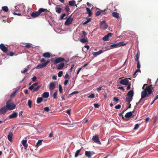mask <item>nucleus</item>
Instances as JSON below:
<instances>
[{
	"mask_svg": "<svg viewBox=\"0 0 158 158\" xmlns=\"http://www.w3.org/2000/svg\"><path fill=\"white\" fill-rule=\"evenodd\" d=\"M5 106L8 110H12L16 107V105L12 102L11 99L6 102Z\"/></svg>",
	"mask_w": 158,
	"mask_h": 158,
	"instance_id": "f257e3e1",
	"label": "nucleus"
},
{
	"mask_svg": "<svg viewBox=\"0 0 158 158\" xmlns=\"http://www.w3.org/2000/svg\"><path fill=\"white\" fill-rule=\"evenodd\" d=\"M68 82H69L68 80H65L64 82V85H67L68 83Z\"/></svg>",
	"mask_w": 158,
	"mask_h": 158,
	"instance_id": "69168bd1",
	"label": "nucleus"
},
{
	"mask_svg": "<svg viewBox=\"0 0 158 158\" xmlns=\"http://www.w3.org/2000/svg\"><path fill=\"white\" fill-rule=\"evenodd\" d=\"M65 10L66 11V12H68L70 11V9L69 7L68 6H66L65 7Z\"/></svg>",
	"mask_w": 158,
	"mask_h": 158,
	"instance_id": "37998d69",
	"label": "nucleus"
},
{
	"mask_svg": "<svg viewBox=\"0 0 158 158\" xmlns=\"http://www.w3.org/2000/svg\"><path fill=\"white\" fill-rule=\"evenodd\" d=\"M81 151V149L78 150H77V151L75 154V157H77L78 156Z\"/></svg>",
	"mask_w": 158,
	"mask_h": 158,
	"instance_id": "e433bc0d",
	"label": "nucleus"
},
{
	"mask_svg": "<svg viewBox=\"0 0 158 158\" xmlns=\"http://www.w3.org/2000/svg\"><path fill=\"white\" fill-rule=\"evenodd\" d=\"M113 101L117 102L118 101V99L116 97H114L113 98Z\"/></svg>",
	"mask_w": 158,
	"mask_h": 158,
	"instance_id": "052dcab7",
	"label": "nucleus"
},
{
	"mask_svg": "<svg viewBox=\"0 0 158 158\" xmlns=\"http://www.w3.org/2000/svg\"><path fill=\"white\" fill-rule=\"evenodd\" d=\"M57 92L56 91L53 94V97L54 99H56L57 98Z\"/></svg>",
	"mask_w": 158,
	"mask_h": 158,
	"instance_id": "79ce46f5",
	"label": "nucleus"
},
{
	"mask_svg": "<svg viewBox=\"0 0 158 158\" xmlns=\"http://www.w3.org/2000/svg\"><path fill=\"white\" fill-rule=\"evenodd\" d=\"M134 92L132 90L129 91L127 93V96L132 98L133 96Z\"/></svg>",
	"mask_w": 158,
	"mask_h": 158,
	"instance_id": "412c9836",
	"label": "nucleus"
},
{
	"mask_svg": "<svg viewBox=\"0 0 158 158\" xmlns=\"http://www.w3.org/2000/svg\"><path fill=\"white\" fill-rule=\"evenodd\" d=\"M18 116V114L17 112H14L12 114H10L8 116L9 119H11L14 118H16Z\"/></svg>",
	"mask_w": 158,
	"mask_h": 158,
	"instance_id": "2eb2a0df",
	"label": "nucleus"
},
{
	"mask_svg": "<svg viewBox=\"0 0 158 158\" xmlns=\"http://www.w3.org/2000/svg\"><path fill=\"white\" fill-rule=\"evenodd\" d=\"M86 10L87 11V13L89 15V16L90 17L92 15V12L90 10V9H89V8L86 7Z\"/></svg>",
	"mask_w": 158,
	"mask_h": 158,
	"instance_id": "c756f323",
	"label": "nucleus"
},
{
	"mask_svg": "<svg viewBox=\"0 0 158 158\" xmlns=\"http://www.w3.org/2000/svg\"><path fill=\"white\" fill-rule=\"evenodd\" d=\"M129 82L128 79L125 78L119 81V83L123 85H127L128 84Z\"/></svg>",
	"mask_w": 158,
	"mask_h": 158,
	"instance_id": "1a4fd4ad",
	"label": "nucleus"
},
{
	"mask_svg": "<svg viewBox=\"0 0 158 158\" xmlns=\"http://www.w3.org/2000/svg\"><path fill=\"white\" fill-rule=\"evenodd\" d=\"M112 16L114 18L118 19L120 18L119 14L116 12H113L112 14Z\"/></svg>",
	"mask_w": 158,
	"mask_h": 158,
	"instance_id": "f3484780",
	"label": "nucleus"
},
{
	"mask_svg": "<svg viewBox=\"0 0 158 158\" xmlns=\"http://www.w3.org/2000/svg\"><path fill=\"white\" fill-rule=\"evenodd\" d=\"M106 13H107L106 12V10H103L101 11V14L102 15H104L105 14H106Z\"/></svg>",
	"mask_w": 158,
	"mask_h": 158,
	"instance_id": "09e8293b",
	"label": "nucleus"
},
{
	"mask_svg": "<svg viewBox=\"0 0 158 158\" xmlns=\"http://www.w3.org/2000/svg\"><path fill=\"white\" fill-rule=\"evenodd\" d=\"M134 112V111H131V112H127V113L125 115V117H126V118H130V117H132V113Z\"/></svg>",
	"mask_w": 158,
	"mask_h": 158,
	"instance_id": "6ab92c4d",
	"label": "nucleus"
},
{
	"mask_svg": "<svg viewBox=\"0 0 158 158\" xmlns=\"http://www.w3.org/2000/svg\"><path fill=\"white\" fill-rule=\"evenodd\" d=\"M125 45L123 42H119L117 44H112L110 45L109 48H106V50H109L111 48H116L118 47H120L122 46H123Z\"/></svg>",
	"mask_w": 158,
	"mask_h": 158,
	"instance_id": "7ed1b4c3",
	"label": "nucleus"
},
{
	"mask_svg": "<svg viewBox=\"0 0 158 158\" xmlns=\"http://www.w3.org/2000/svg\"><path fill=\"white\" fill-rule=\"evenodd\" d=\"M2 10L5 12H7L8 11V8L7 6H2Z\"/></svg>",
	"mask_w": 158,
	"mask_h": 158,
	"instance_id": "f704fd0d",
	"label": "nucleus"
},
{
	"mask_svg": "<svg viewBox=\"0 0 158 158\" xmlns=\"http://www.w3.org/2000/svg\"><path fill=\"white\" fill-rule=\"evenodd\" d=\"M94 97V94H92L88 96V98H93Z\"/></svg>",
	"mask_w": 158,
	"mask_h": 158,
	"instance_id": "864d4df0",
	"label": "nucleus"
},
{
	"mask_svg": "<svg viewBox=\"0 0 158 158\" xmlns=\"http://www.w3.org/2000/svg\"><path fill=\"white\" fill-rule=\"evenodd\" d=\"M13 133L12 132H10L7 136L8 140L10 142L12 141Z\"/></svg>",
	"mask_w": 158,
	"mask_h": 158,
	"instance_id": "aec40b11",
	"label": "nucleus"
},
{
	"mask_svg": "<svg viewBox=\"0 0 158 158\" xmlns=\"http://www.w3.org/2000/svg\"><path fill=\"white\" fill-rule=\"evenodd\" d=\"M50 62V61L48 60L45 63H44V65L45 66H46Z\"/></svg>",
	"mask_w": 158,
	"mask_h": 158,
	"instance_id": "0e129e2a",
	"label": "nucleus"
},
{
	"mask_svg": "<svg viewBox=\"0 0 158 158\" xmlns=\"http://www.w3.org/2000/svg\"><path fill=\"white\" fill-rule=\"evenodd\" d=\"M131 83H130L129 84L128 83V86L127 88V90H128L129 89H130L131 88Z\"/></svg>",
	"mask_w": 158,
	"mask_h": 158,
	"instance_id": "4d7b16f0",
	"label": "nucleus"
},
{
	"mask_svg": "<svg viewBox=\"0 0 158 158\" xmlns=\"http://www.w3.org/2000/svg\"><path fill=\"white\" fill-rule=\"evenodd\" d=\"M63 73V72L62 71H60L59 72L58 74V76L59 77H61Z\"/></svg>",
	"mask_w": 158,
	"mask_h": 158,
	"instance_id": "49530a36",
	"label": "nucleus"
},
{
	"mask_svg": "<svg viewBox=\"0 0 158 158\" xmlns=\"http://www.w3.org/2000/svg\"><path fill=\"white\" fill-rule=\"evenodd\" d=\"M157 121V117L156 116H155L154 118L153 123L154 124H155Z\"/></svg>",
	"mask_w": 158,
	"mask_h": 158,
	"instance_id": "bf43d9fd",
	"label": "nucleus"
},
{
	"mask_svg": "<svg viewBox=\"0 0 158 158\" xmlns=\"http://www.w3.org/2000/svg\"><path fill=\"white\" fill-rule=\"evenodd\" d=\"M47 10L46 9L40 8L38 11H34L32 12L31 16L33 18H36L40 15L41 13L44 12Z\"/></svg>",
	"mask_w": 158,
	"mask_h": 158,
	"instance_id": "f03ea898",
	"label": "nucleus"
},
{
	"mask_svg": "<svg viewBox=\"0 0 158 158\" xmlns=\"http://www.w3.org/2000/svg\"><path fill=\"white\" fill-rule=\"evenodd\" d=\"M42 56L45 58H48L50 57L51 55V54L49 52H46L43 53Z\"/></svg>",
	"mask_w": 158,
	"mask_h": 158,
	"instance_id": "a211bd4d",
	"label": "nucleus"
},
{
	"mask_svg": "<svg viewBox=\"0 0 158 158\" xmlns=\"http://www.w3.org/2000/svg\"><path fill=\"white\" fill-rule=\"evenodd\" d=\"M139 127V124H136L135 125V127L134 128V130H136Z\"/></svg>",
	"mask_w": 158,
	"mask_h": 158,
	"instance_id": "c03bdc74",
	"label": "nucleus"
},
{
	"mask_svg": "<svg viewBox=\"0 0 158 158\" xmlns=\"http://www.w3.org/2000/svg\"><path fill=\"white\" fill-rule=\"evenodd\" d=\"M132 98L127 97H126V100L128 102V103L129 104L130 102L132 101Z\"/></svg>",
	"mask_w": 158,
	"mask_h": 158,
	"instance_id": "7c9ffc66",
	"label": "nucleus"
},
{
	"mask_svg": "<svg viewBox=\"0 0 158 158\" xmlns=\"http://www.w3.org/2000/svg\"><path fill=\"white\" fill-rule=\"evenodd\" d=\"M40 87V85H38L36 87H35L33 89V90L32 91V92H35L39 90Z\"/></svg>",
	"mask_w": 158,
	"mask_h": 158,
	"instance_id": "72a5a7b5",
	"label": "nucleus"
},
{
	"mask_svg": "<svg viewBox=\"0 0 158 158\" xmlns=\"http://www.w3.org/2000/svg\"><path fill=\"white\" fill-rule=\"evenodd\" d=\"M108 25L106 24V21L103 20L100 23L99 27L100 28L105 30L107 28Z\"/></svg>",
	"mask_w": 158,
	"mask_h": 158,
	"instance_id": "6e6552de",
	"label": "nucleus"
},
{
	"mask_svg": "<svg viewBox=\"0 0 158 158\" xmlns=\"http://www.w3.org/2000/svg\"><path fill=\"white\" fill-rule=\"evenodd\" d=\"M45 67L44 63L38 64L36 67V69H39Z\"/></svg>",
	"mask_w": 158,
	"mask_h": 158,
	"instance_id": "5701e85b",
	"label": "nucleus"
},
{
	"mask_svg": "<svg viewBox=\"0 0 158 158\" xmlns=\"http://www.w3.org/2000/svg\"><path fill=\"white\" fill-rule=\"evenodd\" d=\"M64 66V63H61L58 65L57 69L60 70Z\"/></svg>",
	"mask_w": 158,
	"mask_h": 158,
	"instance_id": "a878e982",
	"label": "nucleus"
},
{
	"mask_svg": "<svg viewBox=\"0 0 158 158\" xmlns=\"http://www.w3.org/2000/svg\"><path fill=\"white\" fill-rule=\"evenodd\" d=\"M95 14L97 16H98L100 14H101V11L99 10L97 11L96 12Z\"/></svg>",
	"mask_w": 158,
	"mask_h": 158,
	"instance_id": "8fccbe9b",
	"label": "nucleus"
},
{
	"mask_svg": "<svg viewBox=\"0 0 158 158\" xmlns=\"http://www.w3.org/2000/svg\"><path fill=\"white\" fill-rule=\"evenodd\" d=\"M65 95L64 94L62 95L61 98L62 99V101L65 100Z\"/></svg>",
	"mask_w": 158,
	"mask_h": 158,
	"instance_id": "680f3d73",
	"label": "nucleus"
},
{
	"mask_svg": "<svg viewBox=\"0 0 158 158\" xmlns=\"http://www.w3.org/2000/svg\"><path fill=\"white\" fill-rule=\"evenodd\" d=\"M27 140H23L22 141V144L26 148H27L28 147V144L27 143Z\"/></svg>",
	"mask_w": 158,
	"mask_h": 158,
	"instance_id": "bb28decb",
	"label": "nucleus"
},
{
	"mask_svg": "<svg viewBox=\"0 0 158 158\" xmlns=\"http://www.w3.org/2000/svg\"><path fill=\"white\" fill-rule=\"evenodd\" d=\"M66 15V14L65 13L63 14L62 15L60 16V19H64V18Z\"/></svg>",
	"mask_w": 158,
	"mask_h": 158,
	"instance_id": "603ef678",
	"label": "nucleus"
},
{
	"mask_svg": "<svg viewBox=\"0 0 158 158\" xmlns=\"http://www.w3.org/2000/svg\"><path fill=\"white\" fill-rule=\"evenodd\" d=\"M38 83L37 82H36L33 84L32 85L29 87V89L31 90H32L34 88V87H35V86L38 85Z\"/></svg>",
	"mask_w": 158,
	"mask_h": 158,
	"instance_id": "cd10ccee",
	"label": "nucleus"
},
{
	"mask_svg": "<svg viewBox=\"0 0 158 158\" xmlns=\"http://www.w3.org/2000/svg\"><path fill=\"white\" fill-rule=\"evenodd\" d=\"M8 111V110L5 106L0 109V114H4Z\"/></svg>",
	"mask_w": 158,
	"mask_h": 158,
	"instance_id": "ddd939ff",
	"label": "nucleus"
},
{
	"mask_svg": "<svg viewBox=\"0 0 158 158\" xmlns=\"http://www.w3.org/2000/svg\"><path fill=\"white\" fill-rule=\"evenodd\" d=\"M98 136V135L96 134L93 137L92 140L96 143L101 144V143L99 140Z\"/></svg>",
	"mask_w": 158,
	"mask_h": 158,
	"instance_id": "0eeeda50",
	"label": "nucleus"
},
{
	"mask_svg": "<svg viewBox=\"0 0 158 158\" xmlns=\"http://www.w3.org/2000/svg\"><path fill=\"white\" fill-rule=\"evenodd\" d=\"M49 96V93L48 92H45L42 94V97L44 98H48Z\"/></svg>",
	"mask_w": 158,
	"mask_h": 158,
	"instance_id": "b1692460",
	"label": "nucleus"
},
{
	"mask_svg": "<svg viewBox=\"0 0 158 158\" xmlns=\"http://www.w3.org/2000/svg\"><path fill=\"white\" fill-rule=\"evenodd\" d=\"M78 93V91H74L72 92L71 94H70L71 95H73L75 94H77Z\"/></svg>",
	"mask_w": 158,
	"mask_h": 158,
	"instance_id": "774afa93",
	"label": "nucleus"
},
{
	"mask_svg": "<svg viewBox=\"0 0 158 158\" xmlns=\"http://www.w3.org/2000/svg\"><path fill=\"white\" fill-rule=\"evenodd\" d=\"M0 47L1 50L4 52H6L7 51V48L3 44H1L0 45Z\"/></svg>",
	"mask_w": 158,
	"mask_h": 158,
	"instance_id": "4468645a",
	"label": "nucleus"
},
{
	"mask_svg": "<svg viewBox=\"0 0 158 158\" xmlns=\"http://www.w3.org/2000/svg\"><path fill=\"white\" fill-rule=\"evenodd\" d=\"M137 68L138 69H139V68L140 67V64L139 61H138L137 62Z\"/></svg>",
	"mask_w": 158,
	"mask_h": 158,
	"instance_id": "3c124183",
	"label": "nucleus"
},
{
	"mask_svg": "<svg viewBox=\"0 0 158 158\" xmlns=\"http://www.w3.org/2000/svg\"><path fill=\"white\" fill-rule=\"evenodd\" d=\"M69 5L71 6H73L75 5L77 7V5L76 4V2L75 1H71L69 2Z\"/></svg>",
	"mask_w": 158,
	"mask_h": 158,
	"instance_id": "393cba45",
	"label": "nucleus"
},
{
	"mask_svg": "<svg viewBox=\"0 0 158 158\" xmlns=\"http://www.w3.org/2000/svg\"><path fill=\"white\" fill-rule=\"evenodd\" d=\"M121 106L120 105H118L115 106V108L116 109H119L121 108Z\"/></svg>",
	"mask_w": 158,
	"mask_h": 158,
	"instance_id": "13d9d810",
	"label": "nucleus"
},
{
	"mask_svg": "<svg viewBox=\"0 0 158 158\" xmlns=\"http://www.w3.org/2000/svg\"><path fill=\"white\" fill-rule=\"evenodd\" d=\"M25 47L27 48H30L31 47V44L30 43H28Z\"/></svg>",
	"mask_w": 158,
	"mask_h": 158,
	"instance_id": "5fc2aeb1",
	"label": "nucleus"
},
{
	"mask_svg": "<svg viewBox=\"0 0 158 158\" xmlns=\"http://www.w3.org/2000/svg\"><path fill=\"white\" fill-rule=\"evenodd\" d=\"M134 58L136 61H137V62H138V61H139L138 60L139 59V56L138 53H137V54L135 55Z\"/></svg>",
	"mask_w": 158,
	"mask_h": 158,
	"instance_id": "58836bf2",
	"label": "nucleus"
},
{
	"mask_svg": "<svg viewBox=\"0 0 158 158\" xmlns=\"http://www.w3.org/2000/svg\"><path fill=\"white\" fill-rule=\"evenodd\" d=\"M80 41L82 43H85L88 41L87 39L85 38L81 39L80 40Z\"/></svg>",
	"mask_w": 158,
	"mask_h": 158,
	"instance_id": "4c0bfd02",
	"label": "nucleus"
},
{
	"mask_svg": "<svg viewBox=\"0 0 158 158\" xmlns=\"http://www.w3.org/2000/svg\"><path fill=\"white\" fill-rule=\"evenodd\" d=\"M53 136V132L52 131L49 135L48 137H49L51 138Z\"/></svg>",
	"mask_w": 158,
	"mask_h": 158,
	"instance_id": "338daca9",
	"label": "nucleus"
},
{
	"mask_svg": "<svg viewBox=\"0 0 158 158\" xmlns=\"http://www.w3.org/2000/svg\"><path fill=\"white\" fill-rule=\"evenodd\" d=\"M42 141H43V140H41V139L39 140L38 142L37 143V145H38V146L40 145L41 144Z\"/></svg>",
	"mask_w": 158,
	"mask_h": 158,
	"instance_id": "de8ad7c7",
	"label": "nucleus"
},
{
	"mask_svg": "<svg viewBox=\"0 0 158 158\" xmlns=\"http://www.w3.org/2000/svg\"><path fill=\"white\" fill-rule=\"evenodd\" d=\"M140 72V70L139 69H138V70H137L135 72V73H134V74H133V77H135L136 75H137V73H138V72Z\"/></svg>",
	"mask_w": 158,
	"mask_h": 158,
	"instance_id": "ea45409f",
	"label": "nucleus"
},
{
	"mask_svg": "<svg viewBox=\"0 0 158 158\" xmlns=\"http://www.w3.org/2000/svg\"><path fill=\"white\" fill-rule=\"evenodd\" d=\"M71 15H70L68 17H66L64 19H66V20L64 23V25L66 26H68L71 24L73 21V18H71Z\"/></svg>",
	"mask_w": 158,
	"mask_h": 158,
	"instance_id": "423d86ee",
	"label": "nucleus"
},
{
	"mask_svg": "<svg viewBox=\"0 0 158 158\" xmlns=\"http://www.w3.org/2000/svg\"><path fill=\"white\" fill-rule=\"evenodd\" d=\"M17 90H16L15 91H14L13 92V93H12V94L10 95V97L11 98L14 97L15 96L16 94V92H17Z\"/></svg>",
	"mask_w": 158,
	"mask_h": 158,
	"instance_id": "c9c22d12",
	"label": "nucleus"
},
{
	"mask_svg": "<svg viewBox=\"0 0 158 158\" xmlns=\"http://www.w3.org/2000/svg\"><path fill=\"white\" fill-rule=\"evenodd\" d=\"M55 86L56 84L55 82H51L49 85V88L51 90H52L55 88Z\"/></svg>",
	"mask_w": 158,
	"mask_h": 158,
	"instance_id": "dca6fc26",
	"label": "nucleus"
},
{
	"mask_svg": "<svg viewBox=\"0 0 158 158\" xmlns=\"http://www.w3.org/2000/svg\"><path fill=\"white\" fill-rule=\"evenodd\" d=\"M82 33L83 34V35H82L81 37L82 38L85 37L87 35V33L84 31H82Z\"/></svg>",
	"mask_w": 158,
	"mask_h": 158,
	"instance_id": "a18cd8bd",
	"label": "nucleus"
},
{
	"mask_svg": "<svg viewBox=\"0 0 158 158\" xmlns=\"http://www.w3.org/2000/svg\"><path fill=\"white\" fill-rule=\"evenodd\" d=\"M103 52L102 50H100L98 52H94L93 53V54L94 56H96L102 53Z\"/></svg>",
	"mask_w": 158,
	"mask_h": 158,
	"instance_id": "4be33fe9",
	"label": "nucleus"
},
{
	"mask_svg": "<svg viewBox=\"0 0 158 158\" xmlns=\"http://www.w3.org/2000/svg\"><path fill=\"white\" fill-rule=\"evenodd\" d=\"M152 85H151L150 86H147L146 87L145 89H144L147 92H148V94L149 95H150L152 94V90L151 89V87H152Z\"/></svg>",
	"mask_w": 158,
	"mask_h": 158,
	"instance_id": "9b49d317",
	"label": "nucleus"
},
{
	"mask_svg": "<svg viewBox=\"0 0 158 158\" xmlns=\"http://www.w3.org/2000/svg\"><path fill=\"white\" fill-rule=\"evenodd\" d=\"M27 106L30 108H31L32 106V102L31 100H29L28 101Z\"/></svg>",
	"mask_w": 158,
	"mask_h": 158,
	"instance_id": "2f4dec72",
	"label": "nucleus"
},
{
	"mask_svg": "<svg viewBox=\"0 0 158 158\" xmlns=\"http://www.w3.org/2000/svg\"><path fill=\"white\" fill-rule=\"evenodd\" d=\"M44 110L46 112H48L49 110V109L48 107H46L44 108Z\"/></svg>",
	"mask_w": 158,
	"mask_h": 158,
	"instance_id": "6e6d98bb",
	"label": "nucleus"
},
{
	"mask_svg": "<svg viewBox=\"0 0 158 158\" xmlns=\"http://www.w3.org/2000/svg\"><path fill=\"white\" fill-rule=\"evenodd\" d=\"M69 59H68L66 60H65L64 58L60 57L56 59L54 61V64H56L60 62L64 61H65L66 63H67L69 61Z\"/></svg>",
	"mask_w": 158,
	"mask_h": 158,
	"instance_id": "20e7f679",
	"label": "nucleus"
},
{
	"mask_svg": "<svg viewBox=\"0 0 158 158\" xmlns=\"http://www.w3.org/2000/svg\"><path fill=\"white\" fill-rule=\"evenodd\" d=\"M113 34L111 33H109L107 35H105L102 38V40L104 41H108L109 40V37H111Z\"/></svg>",
	"mask_w": 158,
	"mask_h": 158,
	"instance_id": "9d476101",
	"label": "nucleus"
},
{
	"mask_svg": "<svg viewBox=\"0 0 158 158\" xmlns=\"http://www.w3.org/2000/svg\"><path fill=\"white\" fill-rule=\"evenodd\" d=\"M59 91L60 92V93H63V89L62 87L61 86L60 84H59Z\"/></svg>",
	"mask_w": 158,
	"mask_h": 158,
	"instance_id": "a19ab883",
	"label": "nucleus"
},
{
	"mask_svg": "<svg viewBox=\"0 0 158 158\" xmlns=\"http://www.w3.org/2000/svg\"><path fill=\"white\" fill-rule=\"evenodd\" d=\"M94 105L95 108H98L99 106L98 104H94Z\"/></svg>",
	"mask_w": 158,
	"mask_h": 158,
	"instance_id": "e2e57ef3",
	"label": "nucleus"
},
{
	"mask_svg": "<svg viewBox=\"0 0 158 158\" xmlns=\"http://www.w3.org/2000/svg\"><path fill=\"white\" fill-rule=\"evenodd\" d=\"M56 12L58 14H60L61 11L62 9L60 7H56Z\"/></svg>",
	"mask_w": 158,
	"mask_h": 158,
	"instance_id": "c85d7f7f",
	"label": "nucleus"
},
{
	"mask_svg": "<svg viewBox=\"0 0 158 158\" xmlns=\"http://www.w3.org/2000/svg\"><path fill=\"white\" fill-rule=\"evenodd\" d=\"M149 94L147 93V92L144 89L141 93V98L139 101L136 103L137 105L139 104L141 102V99H143L146 97H148Z\"/></svg>",
	"mask_w": 158,
	"mask_h": 158,
	"instance_id": "39448f33",
	"label": "nucleus"
},
{
	"mask_svg": "<svg viewBox=\"0 0 158 158\" xmlns=\"http://www.w3.org/2000/svg\"><path fill=\"white\" fill-rule=\"evenodd\" d=\"M94 154H95V153L93 152L86 151L85 152V156L88 158L90 157L92 155Z\"/></svg>",
	"mask_w": 158,
	"mask_h": 158,
	"instance_id": "f8f14e48",
	"label": "nucleus"
},
{
	"mask_svg": "<svg viewBox=\"0 0 158 158\" xmlns=\"http://www.w3.org/2000/svg\"><path fill=\"white\" fill-rule=\"evenodd\" d=\"M43 100V99L42 97H39L37 99V103L38 104L40 103Z\"/></svg>",
	"mask_w": 158,
	"mask_h": 158,
	"instance_id": "473e14b6",
	"label": "nucleus"
}]
</instances>
